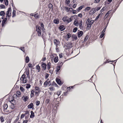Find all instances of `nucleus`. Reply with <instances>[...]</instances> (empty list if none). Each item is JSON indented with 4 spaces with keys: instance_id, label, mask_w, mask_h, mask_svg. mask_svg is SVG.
<instances>
[{
    "instance_id": "obj_38",
    "label": "nucleus",
    "mask_w": 123,
    "mask_h": 123,
    "mask_svg": "<svg viewBox=\"0 0 123 123\" xmlns=\"http://www.w3.org/2000/svg\"><path fill=\"white\" fill-rule=\"evenodd\" d=\"M82 20L79 23V27L80 28H81L82 27Z\"/></svg>"
},
{
    "instance_id": "obj_55",
    "label": "nucleus",
    "mask_w": 123,
    "mask_h": 123,
    "mask_svg": "<svg viewBox=\"0 0 123 123\" xmlns=\"http://www.w3.org/2000/svg\"><path fill=\"white\" fill-rule=\"evenodd\" d=\"M40 104V102L38 101H37L36 104L38 106Z\"/></svg>"
},
{
    "instance_id": "obj_15",
    "label": "nucleus",
    "mask_w": 123,
    "mask_h": 123,
    "mask_svg": "<svg viewBox=\"0 0 123 123\" xmlns=\"http://www.w3.org/2000/svg\"><path fill=\"white\" fill-rule=\"evenodd\" d=\"M33 106V104L32 103H31L28 106V108L29 109L32 108Z\"/></svg>"
},
{
    "instance_id": "obj_11",
    "label": "nucleus",
    "mask_w": 123,
    "mask_h": 123,
    "mask_svg": "<svg viewBox=\"0 0 123 123\" xmlns=\"http://www.w3.org/2000/svg\"><path fill=\"white\" fill-rule=\"evenodd\" d=\"M94 21L93 20H91L90 22L88 23V24H87V27L90 28L91 27V25L93 24Z\"/></svg>"
},
{
    "instance_id": "obj_7",
    "label": "nucleus",
    "mask_w": 123,
    "mask_h": 123,
    "mask_svg": "<svg viewBox=\"0 0 123 123\" xmlns=\"http://www.w3.org/2000/svg\"><path fill=\"white\" fill-rule=\"evenodd\" d=\"M62 91H58L54 95V96L55 97V96H57V97L55 98H57L60 95Z\"/></svg>"
},
{
    "instance_id": "obj_42",
    "label": "nucleus",
    "mask_w": 123,
    "mask_h": 123,
    "mask_svg": "<svg viewBox=\"0 0 123 123\" xmlns=\"http://www.w3.org/2000/svg\"><path fill=\"white\" fill-rule=\"evenodd\" d=\"M70 2V1L69 0H66L65 1V3L67 5L69 4Z\"/></svg>"
},
{
    "instance_id": "obj_35",
    "label": "nucleus",
    "mask_w": 123,
    "mask_h": 123,
    "mask_svg": "<svg viewBox=\"0 0 123 123\" xmlns=\"http://www.w3.org/2000/svg\"><path fill=\"white\" fill-rule=\"evenodd\" d=\"M91 9V7H86L85 9V11H88V10H90Z\"/></svg>"
},
{
    "instance_id": "obj_39",
    "label": "nucleus",
    "mask_w": 123,
    "mask_h": 123,
    "mask_svg": "<svg viewBox=\"0 0 123 123\" xmlns=\"http://www.w3.org/2000/svg\"><path fill=\"white\" fill-rule=\"evenodd\" d=\"M67 38H68V39H69L71 37V35L70 33H68L67 35Z\"/></svg>"
},
{
    "instance_id": "obj_13",
    "label": "nucleus",
    "mask_w": 123,
    "mask_h": 123,
    "mask_svg": "<svg viewBox=\"0 0 123 123\" xmlns=\"http://www.w3.org/2000/svg\"><path fill=\"white\" fill-rule=\"evenodd\" d=\"M74 25L76 26H78L79 25L78 21L76 19H75L74 21Z\"/></svg>"
},
{
    "instance_id": "obj_3",
    "label": "nucleus",
    "mask_w": 123,
    "mask_h": 123,
    "mask_svg": "<svg viewBox=\"0 0 123 123\" xmlns=\"http://www.w3.org/2000/svg\"><path fill=\"white\" fill-rule=\"evenodd\" d=\"M11 11V9L10 7H9L8 8V11L6 12V18L10 17L11 15H9V12Z\"/></svg>"
},
{
    "instance_id": "obj_23",
    "label": "nucleus",
    "mask_w": 123,
    "mask_h": 123,
    "mask_svg": "<svg viewBox=\"0 0 123 123\" xmlns=\"http://www.w3.org/2000/svg\"><path fill=\"white\" fill-rule=\"evenodd\" d=\"M54 60L55 62H57L58 61V57L57 56L55 57L54 59Z\"/></svg>"
},
{
    "instance_id": "obj_64",
    "label": "nucleus",
    "mask_w": 123,
    "mask_h": 123,
    "mask_svg": "<svg viewBox=\"0 0 123 123\" xmlns=\"http://www.w3.org/2000/svg\"><path fill=\"white\" fill-rule=\"evenodd\" d=\"M28 122V120H24L23 122V123H27Z\"/></svg>"
},
{
    "instance_id": "obj_58",
    "label": "nucleus",
    "mask_w": 123,
    "mask_h": 123,
    "mask_svg": "<svg viewBox=\"0 0 123 123\" xmlns=\"http://www.w3.org/2000/svg\"><path fill=\"white\" fill-rule=\"evenodd\" d=\"M40 26L42 28L44 27V25L42 22L40 23Z\"/></svg>"
},
{
    "instance_id": "obj_44",
    "label": "nucleus",
    "mask_w": 123,
    "mask_h": 123,
    "mask_svg": "<svg viewBox=\"0 0 123 123\" xmlns=\"http://www.w3.org/2000/svg\"><path fill=\"white\" fill-rule=\"evenodd\" d=\"M88 35H86L84 38V41H86L87 39L88 38Z\"/></svg>"
},
{
    "instance_id": "obj_59",
    "label": "nucleus",
    "mask_w": 123,
    "mask_h": 123,
    "mask_svg": "<svg viewBox=\"0 0 123 123\" xmlns=\"http://www.w3.org/2000/svg\"><path fill=\"white\" fill-rule=\"evenodd\" d=\"M16 93L17 94H18V95H20L21 94L20 92L18 91Z\"/></svg>"
},
{
    "instance_id": "obj_18",
    "label": "nucleus",
    "mask_w": 123,
    "mask_h": 123,
    "mask_svg": "<svg viewBox=\"0 0 123 123\" xmlns=\"http://www.w3.org/2000/svg\"><path fill=\"white\" fill-rule=\"evenodd\" d=\"M36 31L41 30V27L39 26L38 25H37L36 26Z\"/></svg>"
},
{
    "instance_id": "obj_22",
    "label": "nucleus",
    "mask_w": 123,
    "mask_h": 123,
    "mask_svg": "<svg viewBox=\"0 0 123 123\" xmlns=\"http://www.w3.org/2000/svg\"><path fill=\"white\" fill-rule=\"evenodd\" d=\"M34 16V17L36 18H40L39 16L38 13L35 14Z\"/></svg>"
},
{
    "instance_id": "obj_31",
    "label": "nucleus",
    "mask_w": 123,
    "mask_h": 123,
    "mask_svg": "<svg viewBox=\"0 0 123 123\" xmlns=\"http://www.w3.org/2000/svg\"><path fill=\"white\" fill-rule=\"evenodd\" d=\"M72 37L75 40H76L77 39V36L74 34L73 35Z\"/></svg>"
},
{
    "instance_id": "obj_19",
    "label": "nucleus",
    "mask_w": 123,
    "mask_h": 123,
    "mask_svg": "<svg viewBox=\"0 0 123 123\" xmlns=\"http://www.w3.org/2000/svg\"><path fill=\"white\" fill-rule=\"evenodd\" d=\"M34 91L33 90H32L31 92V94H30V96L31 98L34 96Z\"/></svg>"
},
{
    "instance_id": "obj_56",
    "label": "nucleus",
    "mask_w": 123,
    "mask_h": 123,
    "mask_svg": "<svg viewBox=\"0 0 123 123\" xmlns=\"http://www.w3.org/2000/svg\"><path fill=\"white\" fill-rule=\"evenodd\" d=\"M109 11H108V12L105 15V17H106V18H107V17L108 16V14L110 13V12H109Z\"/></svg>"
},
{
    "instance_id": "obj_49",
    "label": "nucleus",
    "mask_w": 123,
    "mask_h": 123,
    "mask_svg": "<svg viewBox=\"0 0 123 123\" xmlns=\"http://www.w3.org/2000/svg\"><path fill=\"white\" fill-rule=\"evenodd\" d=\"M104 35L105 33H101L100 35V37L101 38H102L104 36Z\"/></svg>"
},
{
    "instance_id": "obj_14",
    "label": "nucleus",
    "mask_w": 123,
    "mask_h": 123,
    "mask_svg": "<svg viewBox=\"0 0 123 123\" xmlns=\"http://www.w3.org/2000/svg\"><path fill=\"white\" fill-rule=\"evenodd\" d=\"M31 114L30 115V117L31 118H33L35 117L34 113L32 111H31Z\"/></svg>"
},
{
    "instance_id": "obj_2",
    "label": "nucleus",
    "mask_w": 123,
    "mask_h": 123,
    "mask_svg": "<svg viewBox=\"0 0 123 123\" xmlns=\"http://www.w3.org/2000/svg\"><path fill=\"white\" fill-rule=\"evenodd\" d=\"M96 11V8H92L91 10L89 12V14L90 15H92L95 13Z\"/></svg>"
},
{
    "instance_id": "obj_17",
    "label": "nucleus",
    "mask_w": 123,
    "mask_h": 123,
    "mask_svg": "<svg viewBox=\"0 0 123 123\" xmlns=\"http://www.w3.org/2000/svg\"><path fill=\"white\" fill-rule=\"evenodd\" d=\"M59 28L61 31H63L65 29L64 26L63 25L60 26Z\"/></svg>"
},
{
    "instance_id": "obj_36",
    "label": "nucleus",
    "mask_w": 123,
    "mask_h": 123,
    "mask_svg": "<svg viewBox=\"0 0 123 123\" xmlns=\"http://www.w3.org/2000/svg\"><path fill=\"white\" fill-rule=\"evenodd\" d=\"M4 2H5V4L7 6L8 5V0H4Z\"/></svg>"
},
{
    "instance_id": "obj_8",
    "label": "nucleus",
    "mask_w": 123,
    "mask_h": 123,
    "mask_svg": "<svg viewBox=\"0 0 123 123\" xmlns=\"http://www.w3.org/2000/svg\"><path fill=\"white\" fill-rule=\"evenodd\" d=\"M73 43L71 42H69L67 45V47L68 49L71 48L73 47Z\"/></svg>"
},
{
    "instance_id": "obj_10",
    "label": "nucleus",
    "mask_w": 123,
    "mask_h": 123,
    "mask_svg": "<svg viewBox=\"0 0 123 123\" xmlns=\"http://www.w3.org/2000/svg\"><path fill=\"white\" fill-rule=\"evenodd\" d=\"M56 81L57 83L60 85H61L62 84L61 81L59 79H56Z\"/></svg>"
},
{
    "instance_id": "obj_37",
    "label": "nucleus",
    "mask_w": 123,
    "mask_h": 123,
    "mask_svg": "<svg viewBox=\"0 0 123 123\" xmlns=\"http://www.w3.org/2000/svg\"><path fill=\"white\" fill-rule=\"evenodd\" d=\"M78 30V28L77 27L74 28L73 29V32H76Z\"/></svg>"
},
{
    "instance_id": "obj_45",
    "label": "nucleus",
    "mask_w": 123,
    "mask_h": 123,
    "mask_svg": "<svg viewBox=\"0 0 123 123\" xmlns=\"http://www.w3.org/2000/svg\"><path fill=\"white\" fill-rule=\"evenodd\" d=\"M31 86V85L29 84H27V86H26V88L27 89L30 88Z\"/></svg>"
},
{
    "instance_id": "obj_52",
    "label": "nucleus",
    "mask_w": 123,
    "mask_h": 123,
    "mask_svg": "<svg viewBox=\"0 0 123 123\" xmlns=\"http://www.w3.org/2000/svg\"><path fill=\"white\" fill-rule=\"evenodd\" d=\"M35 89L37 91H38V92H39V88L37 86H36L35 87Z\"/></svg>"
},
{
    "instance_id": "obj_21",
    "label": "nucleus",
    "mask_w": 123,
    "mask_h": 123,
    "mask_svg": "<svg viewBox=\"0 0 123 123\" xmlns=\"http://www.w3.org/2000/svg\"><path fill=\"white\" fill-rule=\"evenodd\" d=\"M26 74L27 76V77L29 78V79H30V76L29 75V69H28L26 72Z\"/></svg>"
},
{
    "instance_id": "obj_63",
    "label": "nucleus",
    "mask_w": 123,
    "mask_h": 123,
    "mask_svg": "<svg viewBox=\"0 0 123 123\" xmlns=\"http://www.w3.org/2000/svg\"><path fill=\"white\" fill-rule=\"evenodd\" d=\"M82 16V14L81 13H79L78 15V16L79 17H80L81 18Z\"/></svg>"
},
{
    "instance_id": "obj_41",
    "label": "nucleus",
    "mask_w": 123,
    "mask_h": 123,
    "mask_svg": "<svg viewBox=\"0 0 123 123\" xmlns=\"http://www.w3.org/2000/svg\"><path fill=\"white\" fill-rule=\"evenodd\" d=\"M20 89L21 91L22 92H24L25 91V89L23 87H20Z\"/></svg>"
},
{
    "instance_id": "obj_62",
    "label": "nucleus",
    "mask_w": 123,
    "mask_h": 123,
    "mask_svg": "<svg viewBox=\"0 0 123 123\" xmlns=\"http://www.w3.org/2000/svg\"><path fill=\"white\" fill-rule=\"evenodd\" d=\"M52 85L53 86L55 85V86L56 85H57V84L55 83V82L54 81H53L52 82Z\"/></svg>"
},
{
    "instance_id": "obj_40",
    "label": "nucleus",
    "mask_w": 123,
    "mask_h": 123,
    "mask_svg": "<svg viewBox=\"0 0 123 123\" xmlns=\"http://www.w3.org/2000/svg\"><path fill=\"white\" fill-rule=\"evenodd\" d=\"M0 7L1 9L5 8V5L3 4H1L0 5Z\"/></svg>"
},
{
    "instance_id": "obj_5",
    "label": "nucleus",
    "mask_w": 123,
    "mask_h": 123,
    "mask_svg": "<svg viewBox=\"0 0 123 123\" xmlns=\"http://www.w3.org/2000/svg\"><path fill=\"white\" fill-rule=\"evenodd\" d=\"M78 37H80L83 34V32L82 31H80L79 30L78 31Z\"/></svg>"
},
{
    "instance_id": "obj_47",
    "label": "nucleus",
    "mask_w": 123,
    "mask_h": 123,
    "mask_svg": "<svg viewBox=\"0 0 123 123\" xmlns=\"http://www.w3.org/2000/svg\"><path fill=\"white\" fill-rule=\"evenodd\" d=\"M49 8L51 9L53 7V5L51 3H50L49 4Z\"/></svg>"
},
{
    "instance_id": "obj_28",
    "label": "nucleus",
    "mask_w": 123,
    "mask_h": 123,
    "mask_svg": "<svg viewBox=\"0 0 123 123\" xmlns=\"http://www.w3.org/2000/svg\"><path fill=\"white\" fill-rule=\"evenodd\" d=\"M38 33V35L39 36H40L41 34V30L36 31Z\"/></svg>"
},
{
    "instance_id": "obj_43",
    "label": "nucleus",
    "mask_w": 123,
    "mask_h": 123,
    "mask_svg": "<svg viewBox=\"0 0 123 123\" xmlns=\"http://www.w3.org/2000/svg\"><path fill=\"white\" fill-rule=\"evenodd\" d=\"M36 68L37 70H40V67L38 65H37L36 66Z\"/></svg>"
},
{
    "instance_id": "obj_53",
    "label": "nucleus",
    "mask_w": 123,
    "mask_h": 123,
    "mask_svg": "<svg viewBox=\"0 0 123 123\" xmlns=\"http://www.w3.org/2000/svg\"><path fill=\"white\" fill-rule=\"evenodd\" d=\"M49 89L51 91H53L54 89V88L53 87H50L49 88Z\"/></svg>"
},
{
    "instance_id": "obj_4",
    "label": "nucleus",
    "mask_w": 123,
    "mask_h": 123,
    "mask_svg": "<svg viewBox=\"0 0 123 123\" xmlns=\"http://www.w3.org/2000/svg\"><path fill=\"white\" fill-rule=\"evenodd\" d=\"M46 64L42 62L41 64L42 67L43 68L42 70L43 71L45 70L46 68Z\"/></svg>"
},
{
    "instance_id": "obj_20",
    "label": "nucleus",
    "mask_w": 123,
    "mask_h": 123,
    "mask_svg": "<svg viewBox=\"0 0 123 123\" xmlns=\"http://www.w3.org/2000/svg\"><path fill=\"white\" fill-rule=\"evenodd\" d=\"M51 63L50 62L48 63L47 64V68L49 70L50 68V66L51 65Z\"/></svg>"
},
{
    "instance_id": "obj_48",
    "label": "nucleus",
    "mask_w": 123,
    "mask_h": 123,
    "mask_svg": "<svg viewBox=\"0 0 123 123\" xmlns=\"http://www.w3.org/2000/svg\"><path fill=\"white\" fill-rule=\"evenodd\" d=\"M106 9V8L105 7H104L100 11V12H103L104 10H105Z\"/></svg>"
},
{
    "instance_id": "obj_30",
    "label": "nucleus",
    "mask_w": 123,
    "mask_h": 123,
    "mask_svg": "<svg viewBox=\"0 0 123 123\" xmlns=\"http://www.w3.org/2000/svg\"><path fill=\"white\" fill-rule=\"evenodd\" d=\"M16 11L15 10H13L12 12V17H14L15 16H16Z\"/></svg>"
},
{
    "instance_id": "obj_51",
    "label": "nucleus",
    "mask_w": 123,
    "mask_h": 123,
    "mask_svg": "<svg viewBox=\"0 0 123 123\" xmlns=\"http://www.w3.org/2000/svg\"><path fill=\"white\" fill-rule=\"evenodd\" d=\"M25 116V115L24 114H22L21 116L20 117V118L21 119H22Z\"/></svg>"
},
{
    "instance_id": "obj_46",
    "label": "nucleus",
    "mask_w": 123,
    "mask_h": 123,
    "mask_svg": "<svg viewBox=\"0 0 123 123\" xmlns=\"http://www.w3.org/2000/svg\"><path fill=\"white\" fill-rule=\"evenodd\" d=\"M47 81H45L44 83V85L45 87H46L47 86Z\"/></svg>"
},
{
    "instance_id": "obj_9",
    "label": "nucleus",
    "mask_w": 123,
    "mask_h": 123,
    "mask_svg": "<svg viewBox=\"0 0 123 123\" xmlns=\"http://www.w3.org/2000/svg\"><path fill=\"white\" fill-rule=\"evenodd\" d=\"M67 16H65L63 18L62 20L64 22L67 21V23H69V20L67 19Z\"/></svg>"
},
{
    "instance_id": "obj_57",
    "label": "nucleus",
    "mask_w": 123,
    "mask_h": 123,
    "mask_svg": "<svg viewBox=\"0 0 123 123\" xmlns=\"http://www.w3.org/2000/svg\"><path fill=\"white\" fill-rule=\"evenodd\" d=\"M50 100L49 99H48L46 100L45 102L47 104H48Z\"/></svg>"
},
{
    "instance_id": "obj_54",
    "label": "nucleus",
    "mask_w": 123,
    "mask_h": 123,
    "mask_svg": "<svg viewBox=\"0 0 123 123\" xmlns=\"http://www.w3.org/2000/svg\"><path fill=\"white\" fill-rule=\"evenodd\" d=\"M107 27V25L105 27L104 29L103 30V31H102V33H104L105 32V31L106 30V29Z\"/></svg>"
},
{
    "instance_id": "obj_27",
    "label": "nucleus",
    "mask_w": 123,
    "mask_h": 123,
    "mask_svg": "<svg viewBox=\"0 0 123 123\" xmlns=\"http://www.w3.org/2000/svg\"><path fill=\"white\" fill-rule=\"evenodd\" d=\"M30 59L29 57L27 56L25 58V62L26 63H28Z\"/></svg>"
},
{
    "instance_id": "obj_61",
    "label": "nucleus",
    "mask_w": 123,
    "mask_h": 123,
    "mask_svg": "<svg viewBox=\"0 0 123 123\" xmlns=\"http://www.w3.org/2000/svg\"><path fill=\"white\" fill-rule=\"evenodd\" d=\"M51 81H47V84H49V86H50L51 85V83L50 82Z\"/></svg>"
},
{
    "instance_id": "obj_26",
    "label": "nucleus",
    "mask_w": 123,
    "mask_h": 123,
    "mask_svg": "<svg viewBox=\"0 0 123 123\" xmlns=\"http://www.w3.org/2000/svg\"><path fill=\"white\" fill-rule=\"evenodd\" d=\"M61 67L58 66L56 67V69L55 71L57 72H58L61 69Z\"/></svg>"
},
{
    "instance_id": "obj_33",
    "label": "nucleus",
    "mask_w": 123,
    "mask_h": 123,
    "mask_svg": "<svg viewBox=\"0 0 123 123\" xmlns=\"http://www.w3.org/2000/svg\"><path fill=\"white\" fill-rule=\"evenodd\" d=\"M83 8V6H81L79 7L77 9V10L78 11H79L81 10Z\"/></svg>"
},
{
    "instance_id": "obj_6",
    "label": "nucleus",
    "mask_w": 123,
    "mask_h": 123,
    "mask_svg": "<svg viewBox=\"0 0 123 123\" xmlns=\"http://www.w3.org/2000/svg\"><path fill=\"white\" fill-rule=\"evenodd\" d=\"M54 44L56 46H57V45H59L60 43V42L58 40L56 39H54Z\"/></svg>"
},
{
    "instance_id": "obj_34",
    "label": "nucleus",
    "mask_w": 123,
    "mask_h": 123,
    "mask_svg": "<svg viewBox=\"0 0 123 123\" xmlns=\"http://www.w3.org/2000/svg\"><path fill=\"white\" fill-rule=\"evenodd\" d=\"M28 98V96H25L24 97V98L23 99V100L24 101L26 102Z\"/></svg>"
},
{
    "instance_id": "obj_12",
    "label": "nucleus",
    "mask_w": 123,
    "mask_h": 123,
    "mask_svg": "<svg viewBox=\"0 0 123 123\" xmlns=\"http://www.w3.org/2000/svg\"><path fill=\"white\" fill-rule=\"evenodd\" d=\"M7 20V18H4L3 20L2 23V26L3 27L5 23V22Z\"/></svg>"
},
{
    "instance_id": "obj_60",
    "label": "nucleus",
    "mask_w": 123,
    "mask_h": 123,
    "mask_svg": "<svg viewBox=\"0 0 123 123\" xmlns=\"http://www.w3.org/2000/svg\"><path fill=\"white\" fill-rule=\"evenodd\" d=\"M25 115L26 114H28V115L29 114V112L27 111H25V113L24 114Z\"/></svg>"
},
{
    "instance_id": "obj_1",
    "label": "nucleus",
    "mask_w": 123,
    "mask_h": 123,
    "mask_svg": "<svg viewBox=\"0 0 123 123\" xmlns=\"http://www.w3.org/2000/svg\"><path fill=\"white\" fill-rule=\"evenodd\" d=\"M25 75L24 74H23L22 76L20 78L21 81H22V83L24 84L26 83L27 82L26 78L25 77Z\"/></svg>"
},
{
    "instance_id": "obj_24",
    "label": "nucleus",
    "mask_w": 123,
    "mask_h": 123,
    "mask_svg": "<svg viewBox=\"0 0 123 123\" xmlns=\"http://www.w3.org/2000/svg\"><path fill=\"white\" fill-rule=\"evenodd\" d=\"M63 63L62 62H59L58 64V66L61 67L63 64Z\"/></svg>"
},
{
    "instance_id": "obj_29",
    "label": "nucleus",
    "mask_w": 123,
    "mask_h": 123,
    "mask_svg": "<svg viewBox=\"0 0 123 123\" xmlns=\"http://www.w3.org/2000/svg\"><path fill=\"white\" fill-rule=\"evenodd\" d=\"M8 105L7 104H5L3 106V109L4 110H6L8 107Z\"/></svg>"
},
{
    "instance_id": "obj_50",
    "label": "nucleus",
    "mask_w": 123,
    "mask_h": 123,
    "mask_svg": "<svg viewBox=\"0 0 123 123\" xmlns=\"http://www.w3.org/2000/svg\"><path fill=\"white\" fill-rule=\"evenodd\" d=\"M49 74L46 73V75L45 76V78L46 79H47L48 77H49Z\"/></svg>"
},
{
    "instance_id": "obj_16",
    "label": "nucleus",
    "mask_w": 123,
    "mask_h": 123,
    "mask_svg": "<svg viewBox=\"0 0 123 123\" xmlns=\"http://www.w3.org/2000/svg\"><path fill=\"white\" fill-rule=\"evenodd\" d=\"M59 20L57 19H55L54 21L53 22L54 23L56 24H57L59 23Z\"/></svg>"
},
{
    "instance_id": "obj_25",
    "label": "nucleus",
    "mask_w": 123,
    "mask_h": 123,
    "mask_svg": "<svg viewBox=\"0 0 123 123\" xmlns=\"http://www.w3.org/2000/svg\"><path fill=\"white\" fill-rule=\"evenodd\" d=\"M5 14V13L3 11H1L0 12V15L1 16H4Z\"/></svg>"
},
{
    "instance_id": "obj_32",
    "label": "nucleus",
    "mask_w": 123,
    "mask_h": 123,
    "mask_svg": "<svg viewBox=\"0 0 123 123\" xmlns=\"http://www.w3.org/2000/svg\"><path fill=\"white\" fill-rule=\"evenodd\" d=\"M0 119L1 122V123H2L4 121V118L3 117H0Z\"/></svg>"
}]
</instances>
